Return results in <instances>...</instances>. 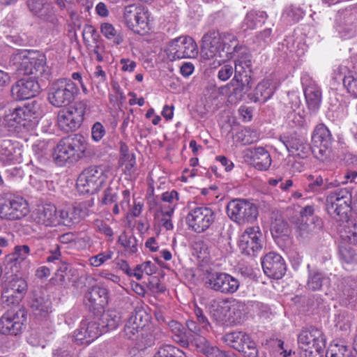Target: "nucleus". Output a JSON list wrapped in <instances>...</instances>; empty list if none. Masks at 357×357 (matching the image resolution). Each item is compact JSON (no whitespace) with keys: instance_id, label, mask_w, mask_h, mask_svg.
I'll list each match as a JSON object with an SVG mask.
<instances>
[{"instance_id":"49530a36","label":"nucleus","mask_w":357,"mask_h":357,"mask_svg":"<svg viewBox=\"0 0 357 357\" xmlns=\"http://www.w3.org/2000/svg\"><path fill=\"white\" fill-rule=\"evenodd\" d=\"M303 15L304 12L301 8L291 6L284 10L282 18L286 23L291 24L298 22Z\"/></svg>"},{"instance_id":"864d4df0","label":"nucleus","mask_w":357,"mask_h":357,"mask_svg":"<svg viewBox=\"0 0 357 357\" xmlns=\"http://www.w3.org/2000/svg\"><path fill=\"white\" fill-rule=\"evenodd\" d=\"M155 266L151 261H146L135 267L132 271V277H135L137 280H140L142 278L143 273L151 275L155 272Z\"/></svg>"},{"instance_id":"58836bf2","label":"nucleus","mask_w":357,"mask_h":357,"mask_svg":"<svg viewBox=\"0 0 357 357\" xmlns=\"http://www.w3.org/2000/svg\"><path fill=\"white\" fill-rule=\"evenodd\" d=\"M30 307L36 316H46L51 311L52 303L47 297L34 294L30 302Z\"/></svg>"},{"instance_id":"0e129e2a","label":"nucleus","mask_w":357,"mask_h":357,"mask_svg":"<svg viewBox=\"0 0 357 357\" xmlns=\"http://www.w3.org/2000/svg\"><path fill=\"white\" fill-rule=\"evenodd\" d=\"M119 190L118 187H108L104 192L102 203L105 205L116 203L119 197Z\"/></svg>"},{"instance_id":"de8ad7c7","label":"nucleus","mask_w":357,"mask_h":357,"mask_svg":"<svg viewBox=\"0 0 357 357\" xmlns=\"http://www.w3.org/2000/svg\"><path fill=\"white\" fill-rule=\"evenodd\" d=\"M354 315L347 310H340L335 315V323L337 327L342 331H347L350 328Z\"/></svg>"},{"instance_id":"4d7b16f0","label":"nucleus","mask_w":357,"mask_h":357,"mask_svg":"<svg viewBox=\"0 0 357 357\" xmlns=\"http://www.w3.org/2000/svg\"><path fill=\"white\" fill-rule=\"evenodd\" d=\"M114 255V252L111 250H107L101 252L96 255L91 257L89 259L90 265L98 267L107 261L112 259Z\"/></svg>"},{"instance_id":"2eb2a0df","label":"nucleus","mask_w":357,"mask_h":357,"mask_svg":"<svg viewBox=\"0 0 357 357\" xmlns=\"http://www.w3.org/2000/svg\"><path fill=\"white\" fill-rule=\"evenodd\" d=\"M224 341L231 347L243 354L245 357H257L256 343L244 332L234 331L224 336Z\"/></svg>"},{"instance_id":"338daca9","label":"nucleus","mask_w":357,"mask_h":357,"mask_svg":"<svg viewBox=\"0 0 357 357\" xmlns=\"http://www.w3.org/2000/svg\"><path fill=\"white\" fill-rule=\"evenodd\" d=\"M105 135V129L100 122H96L91 128V137L96 142H99Z\"/></svg>"},{"instance_id":"bb28decb","label":"nucleus","mask_w":357,"mask_h":357,"mask_svg":"<svg viewBox=\"0 0 357 357\" xmlns=\"http://www.w3.org/2000/svg\"><path fill=\"white\" fill-rule=\"evenodd\" d=\"M194 314L196 320L189 319L186 321V326L188 330L196 335V336L191 340L192 345L195 339L199 337H204L206 338V334L208 333L211 328V326L208 318L205 316L201 308L195 306Z\"/></svg>"},{"instance_id":"5701e85b","label":"nucleus","mask_w":357,"mask_h":357,"mask_svg":"<svg viewBox=\"0 0 357 357\" xmlns=\"http://www.w3.org/2000/svg\"><path fill=\"white\" fill-rule=\"evenodd\" d=\"M261 265L266 275L277 280L284 275L287 269L284 260L275 252L266 254L262 259Z\"/></svg>"},{"instance_id":"20e7f679","label":"nucleus","mask_w":357,"mask_h":357,"mask_svg":"<svg viewBox=\"0 0 357 357\" xmlns=\"http://www.w3.org/2000/svg\"><path fill=\"white\" fill-rule=\"evenodd\" d=\"M88 142L86 138L79 134H74L59 141L54 149L53 158L60 166L66 162L73 163L87 155Z\"/></svg>"},{"instance_id":"13d9d810","label":"nucleus","mask_w":357,"mask_h":357,"mask_svg":"<svg viewBox=\"0 0 357 357\" xmlns=\"http://www.w3.org/2000/svg\"><path fill=\"white\" fill-rule=\"evenodd\" d=\"M271 231L273 235L278 237L281 235H286L289 231L287 222L281 218H276L272 223Z\"/></svg>"},{"instance_id":"9b49d317","label":"nucleus","mask_w":357,"mask_h":357,"mask_svg":"<svg viewBox=\"0 0 357 357\" xmlns=\"http://www.w3.org/2000/svg\"><path fill=\"white\" fill-rule=\"evenodd\" d=\"M357 197V190L349 191L347 188L338 189L327 197L326 209L333 218L342 217L346 209Z\"/></svg>"},{"instance_id":"f257e3e1","label":"nucleus","mask_w":357,"mask_h":357,"mask_svg":"<svg viewBox=\"0 0 357 357\" xmlns=\"http://www.w3.org/2000/svg\"><path fill=\"white\" fill-rule=\"evenodd\" d=\"M202 55L204 59L213 57L222 59H235V66L252 62L251 54L248 48L239 45L234 35L218 31L211 30L207 32L202 38Z\"/></svg>"},{"instance_id":"39448f33","label":"nucleus","mask_w":357,"mask_h":357,"mask_svg":"<svg viewBox=\"0 0 357 357\" xmlns=\"http://www.w3.org/2000/svg\"><path fill=\"white\" fill-rule=\"evenodd\" d=\"M106 169L102 165H92L84 169L77 181V187L82 193L93 194L106 183Z\"/></svg>"},{"instance_id":"a18cd8bd","label":"nucleus","mask_w":357,"mask_h":357,"mask_svg":"<svg viewBox=\"0 0 357 357\" xmlns=\"http://www.w3.org/2000/svg\"><path fill=\"white\" fill-rule=\"evenodd\" d=\"M137 239L132 234L123 232L118 239L119 243L125 248L128 254H135L137 252Z\"/></svg>"},{"instance_id":"4be33fe9","label":"nucleus","mask_w":357,"mask_h":357,"mask_svg":"<svg viewBox=\"0 0 357 357\" xmlns=\"http://www.w3.org/2000/svg\"><path fill=\"white\" fill-rule=\"evenodd\" d=\"M301 84L303 87L307 109L311 113L315 114L318 112L321 102V91L307 75H303Z\"/></svg>"},{"instance_id":"412c9836","label":"nucleus","mask_w":357,"mask_h":357,"mask_svg":"<svg viewBox=\"0 0 357 357\" xmlns=\"http://www.w3.org/2000/svg\"><path fill=\"white\" fill-rule=\"evenodd\" d=\"M262 234L258 227L247 228L241 236L239 248L243 254L255 256L262 249Z\"/></svg>"},{"instance_id":"b1692460","label":"nucleus","mask_w":357,"mask_h":357,"mask_svg":"<svg viewBox=\"0 0 357 357\" xmlns=\"http://www.w3.org/2000/svg\"><path fill=\"white\" fill-rule=\"evenodd\" d=\"M30 218L32 222L45 227L59 225L56 208L52 204L38 207L31 213Z\"/></svg>"},{"instance_id":"f3484780","label":"nucleus","mask_w":357,"mask_h":357,"mask_svg":"<svg viewBox=\"0 0 357 357\" xmlns=\"http://www.w3.org/2000/svg\"><path fill=\"white\" fill-rule=\"evenodd\" d=\"M27 291V283L22 278L14 277L6 282L3 287L1 301L6 306L19 305Z\"/></svg>"},{"instance_id":"ddd939ff","label":"nucleus","mask_w":357,"mask_h":357,"mask_svg":"<svg viewBox=\"0 0 357 357\" xmlns=\"http://www.w3.org/2000/svg\"><path fill=\"white\" fill-rule=\"evenodd\" d=\"M206 285L214 291L231 295L237 291L240 287V282L226 273L210 272L206 277Z\"/></svg>"},{"instance_id":"6ab92c4d","label":"nucleus","mask_w":357,"mask_h":357,"mask_svg":"<svg viewBox=\"0 0 357 357\" xmlns=\"http://www.w3.org/2000/svg\"><path fill=\"white\" fill-rule=\"evenodd\" d=\"M29 213L26 199L22 197H10L0 205V218L9 220H20Z\"/></svg>"},{"instance_id":"72a5a7b5","label":"nucleus","mask_w":357,"mask_h":357,"mask_svg":"<svg viewBox=\"0 0 357 357\" xmlns=\"http://www.w3.org/2000/svg\"><path fill=\"white\" fill-rule=\"evenodd\" d=\"M307 180L308 183L305 190L309 192H319L333 188L339 184L337 181H330L328 178H324L321 175L310 174L307 176Z\"/></svg>"},{"instance_id":"e2e57ef3","label":"nucleus","mask_w":357,"mask_h":357,"mask_svg":"<svg viewBox=\"0 0 357 357\" xmlns=\"http://www.w3.org/2000/svg\"><path fill=\"white\" fill-rule=\"evenodd\" d=\"M31 250L27 245H16L13 252L11 254V260L15 261H22L25 260L30 254Z\"/></svg>"},{"instance_id":"7c9ffc66","label":"nucleus","mask_w":357,"mask_h":357,"mask_svg":"<svg viewBox=\"0 0 357 357\" xmlns=\"http://www.w3.org/2000/svg\"><path fill=\"white\" fill-rule=\"evenodd\" d=\"M88 215L86 208L80 204L73 206L59 211V225L70 227L77 224Z\"/></svg>"},{"instance_id":"2f4dec72","label":"nucleus","mask_w":357,"mask_h":357,"mask_svg":"<svg viewBox=\"0 0 357 357\" xmlns=\"http://www.w3.org/2000/svg\"><path fill=\"white\" fill-rule=\"evenodd\" d=\"M193 346L199 353L206 357H236L232 352H224L217 347L212 345L204 337H199L194 340Z\"/></svg>"},{"instance_id":"4c0bfd02","label":"nucleus","mask_w":357,"mask_h":357,"mask_svg":"<svg viewBox=\"0 0 357 357\" xmlns=\"http://www.w3.org/2000/svg\"><path fill=\"white\" fill-rule=\"evenodd\" d=\"M275 88L269 80H264L259 83L255 89L251 100L255 102H265L275 93Z\"/></svg>"},{"instance_id":"a878e982","label":"nucleus","mask_w":357,"mask_h":357,"mask_svg":"<svg viewBox=\"0 0 357 357\" xmlns=\"http://www.w3.org/2000/svg\"><path fill=\"white\" fill-rule=\"evenodd\" d=\"M39 84L32 78L19 79L11 88V95L15 100H25L34 97L39 92Z\"/></svg>"},{"instance_id":"aec40b11","label":"nucleus","mask_w":357,"mask_h":357,"mask_svg":"<svg viewBox=\"0 0 357 357\" xmlns=\"http://www.w3.org/2000/svg\"><path fill=\"white\" fill-rule=\"evenodd\" d=\"M214 220V212L211 208L205 206L194 208L186 217L188 226L197 233L206 231Z\"/></svg>"},{"instance_id":"f03ea898","label":"nucleus","mask_w":357,"mask_h":357,"mask_svg":"<svg viewBox=\"0 0 357 357\" xmlns=\"http://www.w3.org/2000/svg\"><path fill=\"white\" fill-rule=\"evenodd\" d=\"M9 67L13 73L18 76L33 75L38 77L48 73L45 56L25 50L20 51L11 56Z\"/></svg>"},{"instance_id":"a211bd4d","label":"nucleus","mask_w":357,"mask_h":357,"mask_svg":"<svg viewBox=\"0 0 357 357\" xmlns=\"http://www.w3.org/2000/svg\"><path fill=\"white\" fill-rule=\"evenodd\" d=\"M123 20L130 29L140 33L148 27L149 13L141 6L130 4L123 9Z\"/></svg>"},{"instance_id":"37998d69","label":"nucleus","mask_w":357,"mask_h":357,"mask_svg":"<svg viewBox=\"0 0 357 357\" xmlns=\"http://www.w3.org/2000/svg\"><path fill=\"white\" fill-rule=\"evenodd\" d=\"M178 199V193L174 190L172 191H167L162 193L161 197L162 201L163 202L168 203L169 205L167 207H166L165 206H161V213L163 215L170 217L174 213Z\"/></svg>"},{"instance_id":"cd10ccee","label":"nucleus","mask_w":357,"mask_h":357,"mask_svg":"<svg viewBox=\"0 0 357 357\" xmlns=\"http://www.w3.org/2000/svg\"><path fill=\"white\" fill-rule=\"evenodd\" d=\"M144 317H147L146 312L143 310L135 311L132 313L127 320L124 328L123 334L125 337L132 341L137 336L144 327L147 324V319H144Z\"/></svg>"},{"instance_id":"6e6d98bb","label":"nucleus","mask_w":357,"mask_h":357,"mask_svg":"<svg viewBox=\"0 0 357 357\" xmlns=\"http://www.w3.org/2000/svg\"><path fill=\"white\" fill-rule=\"evenodd\" d=\"M335 29L340 36L343 38H349L354 33V25L344 21L342 18L337 20Z\"/></svg>"},{"instance_id":"c756f323","label":"nucleus","mask_w":357,"mask_h":357,"mask_svg":"<svg viewBox=\"0 0 357 357\" xmlns=\"http://www.w3.org/2000/svg\"><path fill=\"white\" fill-rule=\"evenodd\" d=\"M245 153V155L251 159L254 167L259 170H267L271 165L270 153L264 147L247 149Z\"/></svg>"},{"instance_id":"774afa93","label":"nucleus","mask_w":357,"mask_h":357,"mask_svg":"<svg viewBox=\"0 0 357 357\" xmlns=\"http://www.w3.org/2000/svg\"><path fill=\"white\" fill-rule=\"evenodd\" d=\"M233 73L234 68L230 64H225L220 68L218 73V77L220 80L225 82L229 79Z\"/></svg>"},{"instance_id":"7ed1b4c3","label":"nucleus","mask_w":357,"mask_h":357,"mask_svg":"<svg viewBox=\"0 0 357 357\" xmlns=\"http://www.w3.org/2000/svg\"><path fill=\"white\" fill-rule=\"evenodd\" d=\"M41 115L40 105L32 101L23 107L9 110L1 121V126L10 132H20L22 128L29 129Z\"/></svg>"},{"instance_id":"c85d7f7f","label":"nucleus","mask_w":357,"mask_h":357,"mask_svg":"<svg viewBox=\"0 0 357 357\" xmlns=\"http://www.w3.org/2000/svg\"><path fill=\"white\" fill-rule=\"evenodd\" d=\"M108 292L107 289L99 286H93L85 294V304L90 310H101L107 305Z\"/></svg>"},{"instance_id":"052dcab7","label":"nucleus","mask_w":357,"mask_h":357,"mask_svg":"<svg viewBox=\"0 0 357 357\" xmlns=\"http://www.w3.org/2000/svg\"><path fill=\"white\" fill-rule=\"evenodd\" d=\"M331 148V145L322 146L312 144V146H310V151L317 160L324 161L329 156Z\"/></svg>"},{"instance_id":"bf43d9fd","label":"nucleus","mask_w":357,"mask_h":357,"mask_svg":"<svg viewBox=\"0 0 357 357\" xmlns=\"http://www.w3.org/2000/svg\"><path fill=\"white\" fill-rule=\"evenodd\" d=\"M15 149L10 140H3L0 145V155L7 160H14Z\"/></svg>"},{"instance_id":"4468645a","label":"nucleus","mask_w":357,"mask_h":357,"mask_svg":"<svg viewBox=\"0 0 357 357\" xmlns=\"http://www.w3.org/2000/svg\"><path fill=\"white\" fill-rule=\"evenodd\" d=\"M167 51L171 60L195 58L198 54L197 43L190 36H181L172 40Z\"/></svg>"},{"instance_id":"9d476101","label":"nucleus","mask_w":357,"mask_h":357,"mask_svg":"<svg viewBox=\"0 0 357 357\" xmlns=\"http://www.w3.org/2000/svg\"><path fill=\"white\" fill-rule=\"evenodd\" d=\"M235 66L234 78L229 82L232 88L230 96L235 100H241L251 89L253 82L252 79V62Z\"/></svg>"},{"instance_id":"69168bd1","label":"nucleus","mask_w":357,"mask_h":357,"mask_svg":"<svg viewBox=\"0 0 357 357\" xmlns=\"http://www.w3.org/2000/svg\"><path fill=\"white\" fill-rule=\"evenodd\" d=\"M349 225L348 238L351 243L357 245V220H349L347 222Z\"/></svg>"},{"instance_id":"c9c22d12","label":"nucleus","mask_w":357,"mask_h":357,"mask_svg":"<svg viewBox=\"0 0 357 357\" xmlns=\"http://www.w3.org/2000/svg\"><path fill=\"white\" fill-rule=\"evenodd\" d=\"M121 322V314L114 310H108L101 314L98 324L102 333H106L118 328Z\"/></svg>"},{"instance_id":"603ef678","label":"nucleus","mask_w":357,"mask_h":357,"mask_svg":"<svg viewBox=\"0 0 357 357\" xmlns=\"http://www.w3.org/2000/svg\"><path fill=\"white\" fill-rule=\"evenodd\" d=\"M208 310L211 316L216 321H223L225 320L226 310L218 301L211 300L208 304Z\"/></svg>"},{"instance_id":"6e6552de","label":"nucleus","mask_w":357,"mask_h":357,"mask_svg":"<svg viewBox=\"0 0 357 357\" xmlns=\"http://www.w3.org/2000/svg\"><path fill=\"white\" fill-rule=\"evenodd\" d=\"M77 92L76 84L70 79H59L53 82L48 93V100L54 107L69 105Z\"/></svg>"},{"instance_id":"473e14b6","label":"nucleus","mask_w":357,"mask_h":357,"mask_svg":"<svg viewBox=\"0 0 357 357\" xmlns=\"http://www.w3.org/2000/svg\"><path fill=\"white\" fill-rule=\"evenodd\" d=\"M282 142L291 154L301 158H307L310 152V144L303 138L290 136L284 137Z\"/></svg>"},{"instance_id":"5fc2aeb1","label":"nucleus","mask_w":357,"mask_h":357,"mask_svg":"<svg viewBox=\"0 0 357 357\" xmlns=\"http://www.w3.org/2000/svg\"><path fill=\"white\" fill-rule=\"evenodd\" d=\"M339 253L342 261L347 264L357 262V255L355 250L346 243H342L339 247Z\"/></svg>"},{"instance_id":"dca6fc26","label":"nucleus","mask_w":357,"mask_h":357,"mask_svg":"<svg viewBox=\"0 0 357 357\" xmlns=\"http://www.w3.org/2000/svg\"><path fill=\"white\" fill-rule=\"evenodd\" d=\"M26 6L32 16L38 20L53 26L59 24L56 8L48 0H26Z\"/></svg>"},{"instance_id":"680f3d73","label":"nucleus","mask_w":357,"mask_h":357,"mask_svg":"<svg viewBox=\"0 0 357 357\" xmlns=\"http://www.w3.org/2000/svg\"><path fill=\"white\" fill-rule=\"evenodd\" d=\"M343 84L349 93L357 97V73H349L345 75Z\"/></svg>"},{"instance_id":"423d86ee","label":"nucleus","mask_w":357,"mask_h":357,"mask_svg":"<svg viewBox=\"0 0 357 357\" xmlns=\"http://www.w3.org/2000/svg\"><path fill=\"white\" fill-rule=\"evenodd\" d=\"M226 209L230 220L238 225L253 222L258 215L257 206L245 199H231Z\"/></svg>"},{"instance_id":"c03bdc74","label":"nucleus","mask_w":357,"mask_h":357,"mask_svg":"<svg viewBox=\"0 0 357 357\" xmlns=\"http://www.w3.org/2000/svg\"><path fill=\"white\" fill-rule=\"evenodd\" d=\"M100 29L101 33L107 40L112 41L114 45H119L123 43V36L112 24L109 22L102 23Z\"/></svg>"},{"instance_id":"393cba45","label":"nucleus","mask_w":357,"mask_h":357,"mask_svg":"<svg viewBox=\"0 0 357 357\" xmlns=\"http://www.w3.org/2000/svg\"><path fill=\"white\" fill-rule=\"evenodd\" d=\"M102 333V329L95 320L82 321L79 328L75 331V341L80 344H90Z\"/></svg>"},{"instance_id":"ea45409f","label":"nucleus","mask_w":357,"mask_h":357,"mask_svg":"<svg viewBox=\"0 0 357 357\" xmlns=\"http://www.w3.org/2000/svg\"><path fill=\"white\" fill-rule=\"evenodd\" d=\"M135 347L139 350H144L155 344V337L153 333L152 327L150 324H146L140 333L134 339Z\"/></svg>"},{"instance_id":"e433bc0d","label":"nucleus","mask_w":357,"mask_h":357,"mask_svg":"<svg viewBox=\"0 0 357 357\" xmlns=\"http://www.w3.org/2000/svg\"><path fill=\"white\" fill-rule=\"evenodd\" d=\"M167 325L172 333L174 340L183 347L189 345L191 335L187 333L185 326L175 320H169Z\"/></svg>"},{"instance_id":"79ce46f5","label":"nucleus","mask_w":357,"mask_h":357,"mask_svg":"<svg viewBox=\"0 0 357 357\" xmlns=\"http://www.w3.org/2000/svg\"><path fill=\"white\" fill-rule=\"evenodd\" d=\"M332 140L331 131L324 123H319L315 127L312 135V144L331 146Z\"/></svg>"},{"instance_id":"09e8293b","label":"nucleus","mask_w":357,"mask_h":357,"mask_svg":"<svg viewBox=\"0 0 357 357\" xmlns=\"http://www.w3.org/2000/svg\"><path fill=\"white\" fill-rule=\"evenodd\" d=\"M235 138L238 142L247 145L257 141L258 135L256 131L252 130L250 128H244L236 133Z\"/></svg>"},{"instance_id":"f704fd0d","label":"nucleus","mask_w":357,"mask_h":357,"mask_svg":"<svg viewBox=\"0 0 357 357\" xmlns=\"http://www.w3.org/2000/svg\"><path fill=\"white\" fill-rule=\"evenodd\" d=\"M321 221L319 218H310L301 221L297 226V234L301 239L305 240L317 234L321 229Z\"/></svg>"},{"instance_id":"8fccbe9b","label":"nucleus","mask_w":357,"mask_h":357,"mask_svg":"<svg viewBox=\"0 0 357 357\" xmlns=\"http://www.w3.org/2000/svg\"><path fill=\"white\" fill-rule=\"evenodd\" d=\"M328 280V278L321 272L311 271L310 272L307 287L313 291L319 290L323 284Z\"/></svg>"},{"instance_id":"f8f14e48","label":"nucleus","mask_w":357,"mask_h":357,"mask_svg":"<svg viewBox=\"0 0 357 357\" xmlns=\"http://www.w3.org/2000/svg\"><path fill=\"white\" fill-rule=\"evenodd\" d=\"M299 347L303 351V357H310L314 351L319 354L326 346V339L321 331L311 327L303 330L298 337Z\"/></svg>"},{"instance_id":"0eeeda50","label":"nucleus","mask_w":357,"mask_h":357,"mask_svg":"<svg viewBox=\"0 0 357 357\" xmlns=\"http://www.w3.org/2000/svg\"><path fill=\"white\" fill-rule=\"evenodd\" d=\"M87 107L85 100L76 102L73 105L61 109L57 116V123L60 129L66 132L79 128L84 120Z\"/></svg>"},{"instance_id":"1a4fd4ad","label":"nucleus","mask_w":357,"mask_h":357,"mask_svg":"<svg viewBox=\"0 0 357 357\" xmlns=\"http://www.w3.org/2000/svg\"><path fill=\"white\" fill-rule=\"evenodd\" d=\"M26 321V312L20 305L7 310L0 318V333L17 336L22 333Z\"/></svg>"},{"instance_id":"a19ab883","label":"nucleus","mask_w":357,"mask_h":357,"mask_svg":"<svg viewBox=\"0 0 357 357\" xmlns=\"http://www.w3.org/2000/svg\"><path fill=\"white\" fill-rule=\"evenodd\" d=\"M267 17L268 15L264 11L251 10L247 13L241 26L244 30L255 29L258 24H264Z\"/></svg>"},{"instance_id":"3c124183","label":"nucleus","mask_w":357,"mask_h":357,"mask_svg":"<svg viewBox=\"0 0 357 357\" xmlns=\"http://www.w3.org/2000/svg\"><path fill=\"white\" fill-rule=\"evenodd\" d=\"M153 357H185V354L178 348L166 344L160 347Z\"/></svg>"}]
</instances>
